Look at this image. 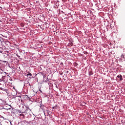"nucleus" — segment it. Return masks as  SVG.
Here are the masks:
<instances>
[{"mask_svg": "<svg viewBox=\"0 0 125 125\" xmlns=\"http://www.w3.org/2000/svg\"><path fill=\"white\" fill-rule=\"evenodd\" d=\"M43 82L44 83H47L48 82V78H47V77H44Z\"/></svg>", "mask_w": 125, "mask_h": 125, "instance_id": "1", "label": "nucleus"}, {"mask_svg": "<svg viewBox=\"0 0 125 125\" xmlns=\"http://www.w3.org/2000/svg\"><path fill=\"white\" fill-rule=\"evenodd\" d=\"M117 78L120 79V81H123V76L122 75L120 74L119 75L117 76Z\"/></svg>", "mask_w": 125, "mask_h": 125, "instance_id": "2", "label": "nucleus"}, {"mask_svg": "<svg viewBox=\"0 0 125 125\" xmlns=\"http://www.w3.org/2000/svg\"><path fill=\"white\" fill-rule=\"evenodd\" d=\"M0 74H5V76H6V73L5 72H0Z\"/></svg>", "mask_w": 125, "mask_h": 125, "instance_id": "3", "label": "nucleus"}, {"mask_svg": "<svg viewBox=\"0 0 125 125\" xmlns=\"http://www.w3.org/2000/svg\"><path fill=\"white\" fill-rule=\"evenodd\" d=\"M89 74L90 75H93V72H92V71H90Z\"/></svg>", "mask_w": 125, "mask_h": 125, "instance_id": "4", "label": "nucleus"}, {"mask_svg": "<svg viewBox=\"0 0 125 125\" xmlns=\"http://www.w3.org/2000/svg\"><path fill=\"white\" fill-rule=\"evenodd\" d=\"M27 76H32V74L31 73H28V74H27Z\"/></svg>", "mask_w": 125, "mask_h": 125, "instance_id": "5", "label": "nucleus"}, {"mask_svg": "<svg viewBox=\"0 0 125 125\" xmlns=\"http://www.w3.org/2000/svg\"><path fill=\"white\" fill-rule=\"evenodd\" d=\"M20 116H22V117H25V115L23 114H21Z\"/></svg>", "mask_w": 125, "mask_h": 125, "instance_id": "6", "label": "nucleus"}, {"mask_svg": "<svg viewBox=\"0 0 125 125\" xmlns=\"http://www.w3.org/2000/svg\"><path fill=\"white\" fill-rule=\"evenodd\" d=\"M40 91L41 92H42V90H40Z\"/></svg>", "mask_w": 125, "mask_h": 125, "instance_id": "7", "label": "nucleus"}]
</instances>
